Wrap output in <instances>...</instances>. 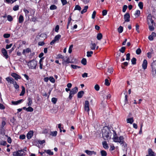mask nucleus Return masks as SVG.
<instances>
[{
	"mask_svg": "<svg viewBox=\"0 0 156 156\" xmlns=\"http://www.w3.org/2000/svg\"><path fill=\"white\" fill-rule=\"evenodd\" d=\"M102 137L104 140H106L111 139L112 133L109 127H104L102 130Z\"/></svg>",
	"mask_w": 156,
	"mask_h": 156,
	"instance_id": "nucleus-1",
	"label": "nucleus"
},
{
	"mask_svg": "<svg viewBox=\"0 0 156 156\" xmlns=\"http://www.w3.org/2000/svg\"><path fill=\"white\" fill-rule=\"evenodd\" d=\"M113 139L115 142H119L121 145H122L124 147H127L126 144L124 141V138L122 136H120L119 137L116 136L117 133L115 131L113 130Z\"/></svg>",
	"mask_w": 156,
	"mask_h": 156,
	"instance_id": "nucleus-2",
	"label": "nucleus"
},
{
	"mask_svg": "<svg viewBox=\"0 0 156 156\" xmlns=\"http://www.w3.org/2000/svg\"><path fill=\"white\" fill-rule=\"evenodd\" d=\"M151 74L154 77L156 76V60L153 61L151 63Z\"/></svg>",
	"mask_w": 156,
	"mask_h": 156,
	"instance_id": "nucleus-3",
	"label": "nucleus"
},
{
	"mask_svg": "<svg viewBox=\"0 0 156 156\" xmlns=\"http://www.w3.org/2000/svg\"><path fill=\"white\" fill-rule=\"evenodd\" d=\"M12 154L13 156H24L25 153L24 152V150H21L13 152Z\"/></svg>",
	"mask_w": 156,
	"mask_h": 156,
	"instance_id": "nucleus-4",
	"label": "nucleus"
},
{
	"mask_svg": "<svg viewBox=\"0 0 156 156\" xmlns=\"http://www.w3.org/2000/svg\"><path fill=\"white\" fill-rule=\"evenodd\" d=\"M78 90V88L77 87H76L72 89V90H70L69 92V98L71 100L73 96V95L76 93Z\"/></svg>",
	"mask_w": 156,
	"mask_h": 156,
	"instance_id": "nucleus-5",
	"label": "nucleus"
},
{
	"mask_svg": "<svg viewBox=\"0 0 156 156\" xmlns=\"http://www.w3.org/2000/svg\"><path fill=\"white\" fill-rule=\"evenodd\" d=\"M29 67L31 69H35L37 65V62L34 60L30 61L28 64Z\"/></svg>",
	"mask_w": 156,
	"mask_h": 156,
	"instance_id": "nucleus-6",
	"label": "nucleus"
},
{
	"mask_svg": "<svg viewBox=\"0 0 156 156\" xmlns=\"http://www.w3.org/2000/svg\"><path fill=\"white\" fill-rule=\"evenodd\" d=\"M150 23L149 21H148V24L149 25V28L150 31H152L154 30V27L155 25L153 20H150Z\"/></svg>",
	"mask_w": 156,
	"mask_h": 156,
	"instance_id": "nucleus-7",
	"label": "nucleus"
},
{
	"mask_svg": "<svg viewBox=\"0 0 156 156\" xmlns=\"http://www.w3.org/2000/svg\"><path fill=\"white\" fill-rule=\"evenodd\" d=\"M89 105V102L88 101H85V102L84 109L85 111L88 112L90 110Z\"/></svg>",
	"mask_w": 156,
	"mask_h": 156,
	"instance_id": "nucleus-8",
	"label": "nucleus"
},
{
	"mask_svg": "<svg viewBox=\"0 0 156 156\" xmlns=\"http://www.w3.org/2000/svg\"><path fill=\"white\" fill-rule=\"evenodd\" d=\"M45 140H35L34 142V143L35 144H40L41 145L42 144H43L45 143Z\"/></svg>",
	"mask_w": 156,
	"mask_h": 156,
	"instance_id": "nucleus-9",
	"label": "nucleus"
},
{
	"mask_svg": "<svg viewBox=\"0 0 156 156\" xmlns=\"http://www.w3.org/2000/svg\"><path fill=\"white\" fill-rule=\"evenodd\" d=\"M11 76L15 78V79L18 80V79H20L21 77L17 74L15 73H13L11 74Z\"/></svg>",
	"mask_w": 156,
	"mask_h": 156,
	"instance_id": "nucleus-10",
	"label": "nucleus"
},
{
	"mask_svg": "<svg viewBox=\"0 0 156 156\" xmlns=\"http://www.w3.org/2000/svg\"><path fill=\"white\" fill-rule=\"evenodd\" d=\"M85 152L87 153L88 155L91 156L92 154H96V152L94 151H90L88 150H86L85 151Z\"/></svg>",
	"mask_w": 156,
	"mask_h": 156,
	"instance_id": "nucleus-11",
	"label": "nucleus"
},
{
	"mask_svg": "<svg viewBox=\"0 0 156 156\" xmlns=\"http://www.w3.org/2000/svg\"><path fill=\"white\" fill-rule=\"evenodd\" d=\"M23 101V99H20L16 101H12L11 103L12 104L14 105H17L21 103Z\"/></svg>",
	"mask_w": 156,
	"mask_h": 156,
	"instance_id": "nucleus-12",
	"label": "nucleus"
},
{
	"mask_svg": "<svg viewBox=\"0 0 156 156\" xmlns=\"http://www.w3.org/2000/svg\"><path fill=\"white\" fill-rule=\"evenodd\" d=\"M2 51L4 56L6 58H8L9 56L8 55L7 51L4 48H3L2 49Z\"/></svg>",
	"mask_w": 156,
	"mask_h": 156,
	"instance_id": "nucleus-13",
	"label": "nucleus"
},
{
	"mask_svg": "<svg viewBox=\"0 0 156 156\" xmlns=\"http://www.w3.org/2000/svg\"><path fill=\"white\" fill-rule=\"evenodd\" d=\"M156 34L155 32H153L149 36L148 39L150 41H151L153 40L154 37L156 36Z\"/></svg>",
	"mask_w": 156,
	"mask_h": 156,
	"instance_id": "nucleus-14",
	"label": "nucleus"
},
{
	"mask_svg": "<svg viewBox=\"0 0 156 156\" xmlns=\"http://www.w3.org/2000/svg\"><path fill=\"white\" fill-rule=\"evenodd\" d=\"M147 62L146 59H144L143 61V64H142V67L144 69H147Z\"/></svg>",
	"mask_w": 156,
	"mask_h": 156,
	"instance_id": "nucleus-15",
	"label": "nucleus"
},
{
	"mask_svg": "<svg viewBox=\"0 0 156 156\" xmlns=\"http://www.w3.org/2000/svg\"><path fill=\"white\" fill-rule=\"evenodd\" d=\"M6 80L11 83H14V79L10 77H8L6 78Z\"/></svg>",
	"mask_w": 156,
	"mask_h": 156,
	"instance_id": "nucleus-16",
	"label": "nucleus"
},
{
	"mask_svg": "<svg viewBox=\"0 0 156 156\" xmlns=\"http://www.w3.org/2000/svg\"><path fill=\"white\" fill-rule=\"evenodd\" d=\"M33 131H30L27 134V137L28 139H30L33 136Z\"/></svg>",
	"mask_w": 156,
	"mask_h": 156,
	"instance_id": "nucleus-17",
	"label": "nucleus"
},
{
	"mask_svg": "<svg viewBox=\"0 0 156 156\" xmlns=\"http://www.w3.org/2000/svg\"><path fill=\"white\" fill-rule=\"evenodd\" d=\"M84 94V91L81 90L77 94V97L79 98H81Z\"/></svg>",
	"mask_w": 156,
	"mask_h": 156,
	"instance_id": "nucleus-18",
	"label": "nucleus"
},
{
	"mask_svg": "<svg viewBox=\"0 0 156 156\" xmlns=\"http://www.w3.org/2000/svg\"><path fill=\"white\" fill-rule=\"evenodd\" d=\"M148 151L149 155L151 156H155V154H154V152H153V151H152V150L151 149H149L148 150Z\"/></svg>",
	"mask_w": 156,
	"mask_h": 156,
	"instance_id": "nucleus-19",
	"label": "nucleus"
},
{
	"mask_svg": "<svg viewBox=\"0 0 156 156\" xmlns=\"http://www.w3.org/2000/svg\"><path fill=\"white\" fill-rule=\"evenodd\" d=\"M102 145L103 147L105 149H108V145L107 143V142L105 141H104L102 142Z\"/></svg>",
	"mask_w": 156,
	"mask_h": 156,
	"instance_id": "nucleus-20",
	"label": "nucleus"
},
{
	"mask_svg": "<svg viewBox=\"0 0 156 156\" xmlns=\"http://www.w3.org/2000/svg\"><path fill=\"white\" fill-rule=\"evenodd\" d=\"M140 14V10H137L134 13V15L136 17V18L139 17Z\"/></svg>",
	"mask_w": 156,
	"mask_h": 156,
	"instance_id": "nucleus-21",
	"label": "nucleus"
},
{
	"mask_svg": "<svg viewBox=\"0 0 156 156\" xmlns=\"http://www.w3.org/2000/svg\"><path fill=\"white\" fill-rule=\"evenodd\" d=\"M44 152L47 153L49 155H53V152L51 151L50 150H45Z\"/></svg>",
	"mask_w": 156,
	"mask_h": 156,
	"instance_id": "nucleus-22",
	"label": "nucleus"
},
{
	"mask_svg": "<svg viewBox=\"0 0 156 156\" xmlns=\"http://www.w3.org/2000/svg\"><path fill=\"white\" fill-rule=\"evenodd\" d=\"M28 102L27 103V105L28 106H30L32 104V99L30 97H28Z\"/></svg>",
	"mask_w": 156,
	"mask_h": 156,
	"instance_id": "nucleus-23",
	"label": "nucleus"
},
{
	"mask_svg": "<svg viewBox=\"0 0 156 156\" xmlns=\"http://www.w3.org/2000/svg\"><path fill=\"white\" fill-rule=\"evenodd\" d=\"M126 121H127V123H129L131 124H132L133 122L134 121V120H133V118L132 117V118L127 119L126 120Z\"/></svg>",
	"mask_w": 156,
	"mask_h": 156,
	"instance_id": "nucleus-24",
	"label": "nucleus"
},
{
	"mask_svg": "<svg viewBox=\"0 0 156 156\" xmlns=\"http://www.w3.org/2000/svg\"><path fill=\"white\" fill-rule=\"evenodd\" d=\"M88 6H86L84 7V9L81 12V13L82 14L86 12L88 9Z\"/></svg>",
	"mask_w": 156,
	"mask_h": 156,
	"instance_id": "nucleus-25",
	"label": "nucleus"
},
{
	"mask_svg": "<svg viewBox=\"0 0 156 156\" xmlns=\"http://www.w3.org/2000/svg\"><path fill=\"white\" fill-rule=\"evenodd\" d=\"M17 0H5L6 2L8 4H12L16 2Z\"/></svg>",
	"mask_w": 156,
	"mask_h": 156,
	"instance_id": "nucleus-26",
	"label": "nucleus"
},
{
	"mask_svg": "<svg viewBox=\"0 0 156 156\" xmlns=\"http://www.w3.org/2000/svg\"><path fill=\"white\" fill-rule=\"evenodd\" d=\"M22 90L20 94V96H22L23 95L25 92V88H24V87L23 86H22Z\"/></svg>",
	"mask_w": 156,
	"mask_h": 156,
	"instance_id": "nucleus-27",
	"label": "nucleus"
},
{
	"mask_svg": "<svg viewBox=\"0 0 156 156\" xmlns=\"http://www.w3.org/2000/svg\"><path fill=\"white\" fill-rule=\"evenodd\" d=\"M102 37V35L101 33H99L97 34V39L98 40H101Z\"/></svg>",
	"mask_w": 156,
	"mask_h": 156,
	"instance_id": "nucleus-28",
	"label": "nucleus"
},
{
	"mask_svg": "<svg viewBox=\"0 0 156 156\" xmlns=\"http://www.w3.org/2000/svg\"><path fill=\"white\" fill-rule=\"evenodd\" d=\"M96 44L95 43H91L90 46V48L92 50H94L96 48Z\"/></svg>",
	"mask_w": 156,
	"mask_h": 156,
	"instance_id": "nucleus-29",
	"label": "nucleus"
},
{
	"mask_svg": "<svg viewBox=\"0 0 156 156\" xmlns=\"http://www.w3.org/2000/svg\"><path fill=\"white\" fill-rule=\"evenodd\" d=\"M101 156H106L107 155L106 152L104 150L101 151Z\"/></svg>",
	"mask_w": 156,
	"mask_h": 156,
	"instance_id": "nucleus-30",
	"label": "nucleus"
},
{
	"mask_svg": "<svg viewBox=\"0 0 156 156\" xmlns=\"http://www.w3.org/2000/svg\"><path fill=\"white\" fill-rule=\"evenodd\" d=\"M123 27L121 26H119V27L118 29V31L119 33H122L123 31Z\"/></svg>",
	"mask_w": 156,
	"mask_h": 156,
	"instance_id": "nucleus-31",
	"label": "nucleus"
},
{
	"mask_svg": "<svg viewBox=\"0 0 156 156\" xmlns=\"http://www.w3.org/2000/svg\"><path fill=\"white\" fill-rule=\"evenodd\" d=\"M130 18V15L129 13H126L124 16L125 20H129Z\"/></svg>",
	"mask_w": 156,
	"mask_h": 156,
	"instance_id": "nucleus-32",
	"label": "nucleus"
},
{
	"mask_svg": "<svg viewBox=\"0 0 156 156\" xmlns=\"http://www.w3.org/2000/svg\"><path fill=\"white\" fill-rule=\"evenodd\" d=\"M136 59L135 57L133 58L131 60L132 64L133 65H135L136 64Z\"/></svg>",
	"mask_w": 156,
	"mask_h": 156,
	"instance_id": "nucleus-33",
	"label": "nucleus"
},
{
	"mask_svg": "<svg viewBox=\"0 0 156 156\" xmlns=\"http://www.w3.org/2000/svg\"><path fill=\"white\" fill-rule=\"evenodd\" d=\"M93 52L92 51H87V57H90L93 54Z\"/></svg>",
	"mask_w": 156,
	"mask_h": 156,
	"instance_id": "nucleus-34",
	"label": "nucleus"
},
{
	"mask_svg": "<svg viewBox=\"0 0 156 156\" xmlns=\"http://www.w3.org/2000/svg\"><path fill=\"white\" fill-rule=\"evenodd\" d=\"M71 67L72 68L74 69H76L78 68L79 69L81 68L80 66L73 65H71Z\"/></svg>",
	"mask_w": 156,
	"mask_h": 156,
	"instance_id": "nucleus-35",
	"label": "nucleus"
},
{
	"mask_svg": "<svg viewBox=\"0 0 156 156\" xmlns=\"http://www.w3.org/2000/svg\"><path fill=\"white\" fill-rule=\"evenodd\" d=\"M138 6L140 9H142L143 8V4L142 2H140L138 4Z\"/></svg>",
	"mask_w": 156,
	"mask_h": 156,
	"instance_id": "nucleus-36",
	"label": "nucleus"
},
{
	"mask_svg": "<svg viewBox=\"0 0 156 156\" xmlns=\"http://www.w3.org/2000/svg\"><path fill=\"white\" fill-rule=\"evenodd\" d=\"M13 10L14 11H16L19 10V6L18 5H15L13 8Z\"/></svg>",
	"mask_w": 156,
	"mask_h": 156,
	"instance_id": "nucleus-37",
	"label": "nucleus"
},
{
	"mask_svg": "<svg viewBox=\"0 0 156 156\" xmlns=\"http://www.w3.org/2000/svg\"><path fill=\"white\" fill-rule=\"evenodd\" d=\"M81 63L84 65H85L87 64V60L85 58H83L81 61Z\"/></svg>",
	"mask_w": 156,
	"mask_h": 156,
	"instance_id": "nucleus-38",
	"label": "nucleus"
},
{
	"mask_svg": "<svg viewBox=\"0 0 156 156\" xmlns=\"http://www.w3.org/2000/svg\"><path fill=\"white\" fill-rule=\"evenodd\" d=\"M57 8V6L54 5H51L50 7V9L51 10L56 9Z\"/></svg>",
	"mask_w": 156,
	"mask_h": 156,
	"instance_id": "nucleus-39",
	"label": "nucleus"
},
{
	"mask_svg": "<svg viewBox=\"0 0 156 156\" xmlns=\"http://www.w3.org/2000/svg\"><path fill=\"white\" fill-rule=\"evenodd\" d=\"M34 110V109L30 106H29L27 108V111L28 112H32Z\"/></svg>",
	"mask_w": 156,
	"mask_h": 156,
	"instance_id": "nucleus-40",
	"label": "nucleus"
},
{
	"mask_svg": "<svg viewBox=\"0 0 156 156\" xmlns=\"http://www.w3.org/2000/svg\"><path fill=\"white\" fill-rule=\"evenodd\" d=\"M61 36L60 34H58L56 35L54 37V39L57 41H58L61 37Z\"/></svg>",
	"mask_w": 156,
	"mask_h": 156,
	"instance_id": "nucleus-41",
	"label": "nucleus"
},
{
	"mask_svg": "<svg viewBox=\"0 0 156 156\" xmlns=\"http://www.w3.org/2000/svg\"><path fill=\"white\" fill-rule=\"evenodd\" d=\"M57 131H54L51 132L50 135L52 136H55L57 134Z\"/></svg>",
	"mask_w": 156,
	"mask_h": 156,
	"instance_id": "nucleus-42",
	"label": "nucleus"
},
{
	"mask_svg": "<svg viewBox=\"0 0 156 156\" xmlns=\"http://www.w3.org/2000/svg\"><path fill=\"white\" fill-rule=\"evenodd\" d=\"M57 99L55 98H53L51 99V101L54 104H55L57 101Z\"/></svg>",
	"mask_w": 156,
	"mask_h": 156,
	"instance_id": "nucleus-43",
	"label": "nucleus"
},
{
	"mask_svg": "<svg viewBox=\"0 0 156 156\" xmlns=\"http://www.w3.org/2000/svg\"><path fill=\"white\" fill-rule=\"evenodd\" d=\"M125 49L126 48L125 47H122L121 48L119 49V51H120V52L123 53L125 52Z\"/></svg>",
	"mask_w": 156,
	"mask_h": 156,
	"instance_id": "nucleus-44",
	"label": "nucleus"
},
{
	"mask_svg": "<svg viewBox=\"0 0 156 156\" xmlns=\"http://www.w3.org/2000/svg\"><path fill=\"white\" fill-rule=\"evenodd\" d=\"M49 79L50 80V81L52 83H54L55 82V80L54 78L53 77V76H50L49 78Z\"/></svg>",
	"mask_w": 156,
	"mask_h": 156,
	"instance_id": "nucleus-45",
	"label": "nucleus"
},
{
	"mask_svg": "<svg viewBox=\"0 0 156 156\" xmlns=\"http://www.w3.org/2000/svg\"><path fill=\"white\" fill-rule=\"evenodd\" d=\"M10 36V34H5L3 35V37L5 38H8Z\"/></svg>",
	"mask_w": 156,
	"mask_h": 156,
	"instance_id": "nucleus-46",
	"label": "nucleus"
},
{
	"mask_svg": "<svg viewBox=\"0 0 156 156\" xmlns=\"http://www.w3.org/2000/svg\"><path fill=\"white\" fill-rule=\"evenodd\" d=\"M14 84V86L16 89H18L19 88V86L18 84H17L16 81L14 82V83H13Z\"/></svg>",
	"mask_w": 156,
	"mask_h": 156,
	"instance_id": "nucleus-47",
	"label": "nucleus"
},
{
	"mask_svg": "<svg viewBox=\"0 0 156 156\" xmlns=\"http://www.w3.org/2000/svg\"><path fill=\"white\" fill-rule=\"evenodd\" d=\"M141 49L140 48H138L136 51V53L137 55H139L141 53Z\"/></svg>",
	"mask_w": 156,
	"mask_h": 156,
	"instance_id": "nucleus-48",
	"label": "nucleus"
},
{
	"mask_svg": "<svg viewBox=\"0 0 156 156\" xmlns=\"http://www.w3.org/2000/svg\"><path fill=\"white\" fill-rule=\"evenodd\" d=\"M105 84L107 86H109L110 83L108 81V80L107 79H105Z\"/></svg>",
	"mask_w": 156,
	"mask_h": 156,
	"instance_id": "nucleus-49",
	"label": "nucleus"
},
{
	"mask_svg": "<svg viewBox=\"0 0 156 156\" xmlns=\"http://www.w3.org/2000/svg\"><path fill=\"white\" fill-rule=\"evenodd\" d=\"M73 47V44L71 45L69 49L68 52L69 53H71L72 52V48Z\"/></svg>",
	"mask_w": 156,
	"mask_h": 156,
	"instance_id": "nucleus-50",
	"label": "nucleus"
},
{
	"mask_svg": "<svg viewBox=\"0 0 156 156\" xmlns=\"http://www.w3.org/2000/svg\"><path fill=\"white\" fill-rule=\"evenodd\" d=\"M74 10H77L80 11L81 10V8L78 5H76L75 7Z\"/></svg>",
	"mask_w": 156,
	"mask_h": 156,
	"instance_id": "nucleus-51",
	"label": "nucleus"
},
{
	"mask_svg": "<svg viewBox=\"0 0 156 156\" xmlns=\"http://www.w3.org/2000/svg\"><path fill=\"white\" fill-rule=\"evenodd\" d=\"M6 144V142L5 141H2L0 142V145L5 146Z\"/></svg>",
	"mask_w": 156,
	"mask_h": 156,
	"instance_id": "nucleus-52",
	"label": "nucleus"
},
{
	"mask_svg": "<svg viewBox=\"0 0 156 156\" xmlns=\"http://www.w3.org/2000/svg\"><path fill=\"white\" fill-rule=\"evenodd\" d=\"M136 30L137 32L138 33H140V30H139V25L137 24H136Z\"/></svg>",
	"mask_w": 156,
	"mask_h": 156,
	"instance_id": "nucleus-53",
	"label": "nucleus"
},
{
	"mask_svg": "<svg viewBox=\"0 0 156 156\" xmlns=\"http://www.w3.org/2000/svg\"><path fill=\"white\" fill-rule=\"evenodd\" d=\"M151 54H152V53L150 52H149L147 53V56L148 58H151V57H152Z\"/></svg>",
	"mask_w": 156,
	"mask_h": 156,
	"instance_id": "nucleus-54",
	"label": "nucleus"
},
{
	"mask_svg": "<svg viewBox=\"0 0 156 156\" xmlns=\"http://www.w3.org/2000/svg\"><path fill=\"white\" fill-rule=\"evenodd\" d=\"M127 8V6L126 5H125L123 6L122 8V12H125Z\"/></svg>",
	"mask_w": 156,
	"mask_h": 156,
	"instance_id": "nucleus-55",
	"label": "nucleus"
},
{
	"mask_svg": "<svg viewBox=\"0 0 156 156\" xmlns=\"http://www.w3.org/2000/svg\"><path fill=\"white\" fill-rule=\"evenodd\" d=\"M61 1L63 5H64L67 3L66 0H61Z\"/></svg>",
	"mask_w": 156,
	"mask_h": 156,
	"instance_id": "nucleus-56",
	"label": "nucleus"
},
{
	"mask_svg": "<svg viewBox=\"0 0 156 156\" xmlns=\"http://www.w3.org/2000/svg\"><path fill=\"white\" fill-rule=\"evenodd\" d=\"M95 89L97 91H98L100 89V87L98 84H96L94 86Z\"/></svg>",
	"mask_w": 156,
	"mask_h": 156,
	"instance_id": "nucleus-57",
	"label": "nucleus"
},
{
	"mask_svg": "<svg viewBox=\"0 0 156 156\" xmlns=\"http://www.w3.org/2000/svg\"><path fill=\"white\" fill-rule=\"evenodd\" d=\"M64 62L68 63L72 62L70 61L69 57L67 58L66 60H64Z\"/></svg>",
	"mask_w": 156,
	"mask_h": 156,
	"instance_id": "nucleus-58",
	"label": "nucleus"
},
{
	"mask_svg": "<svg viewBox=\"0 0 156 156\" xmlns=\"http://www.w3.org/2000/svg\"><path fill=\"white\" fill-rule=\"evenodd\" d=\"M113 72V69L112 68L110 67L108 69V72L110 74H112Z\"/></svg>",
	"mask_w": 156,
	"mask_h": 156,
	"instance_id": "nucleus-59",
	"label": "nucleus"
},
{
	"mask_svg": "<svg viewBox=\"0 0 156 156\" xmlns=\"http://www.w3.org/2000/svg\"><path fill=\"white\" fill-rule=\"evenodd\" d=\"M130 54L129 53H128L126 54V60H130Z\"/></svg>",
	"mask_w": 156,
	"mask_h": 156,
	"instance_id": "nucleus-60",
	"label": "nucleus"
},
{
	"mask_svg": "<svg viewBox=\"0 0 156 156\" xmlns=\"http://www.w3.org/2000/svg\"><path fill=\"white\" fill-rule=\"evenodd\" d=\"M25 136L24 134H23L20 136L19 138L20 139L23 140L25 139Z\"/></svg>",
	"mask_w": 156,
	"mask_h": 156,
	"instance_id": "nucleus-61",
	"label": "nucleus"
},
{
	"mask_svg": "<svg viewBox=\"0 0 156 156\" xmlns=\"http://www.w3.org/2000/svg\"><path fill=\"white\" fill-rule=\"evenodd\" d=\"M5 108V106L2 104L0 103V109L3 110Z\"/></svg>",
	"mask_w": 156,
	"mask_h": 156,
	"instance_id": "nucleus-62",
	"label": "nucleus"
},
{
	"mask_svg": "<svg viewBox=\"0 0 156 156\" xmlns=\"http://www.w3.org/2000/svg\"><path fill=\"white\" fill-rule=\"evenodd\" d=\"M96 14V12L95 11H94L93 12V14H92V19H94L95 17V16Z\"/></svg>",
	"mask_w": 156,
	"mask_h": 156,
	"instance_id": "nucleus-63",
	"label": "nucleus"
},
{
	"mask_svg": "<svg viewBox=\"0 0 156 156\" xmlns=\"http://www.w3.org/2000/svg\"><path fill=\"white\" fill-rule=\"evenodd\" d=\"M59 29V26L58 25L56 26L55 29V31L56 32H58V30Z\"/></svg>",
	"mask_w": 156,
	"mask_h": 156,
	"instance_id": "nucleus-64",
	"label": "nucleus"
}]
</instances>
